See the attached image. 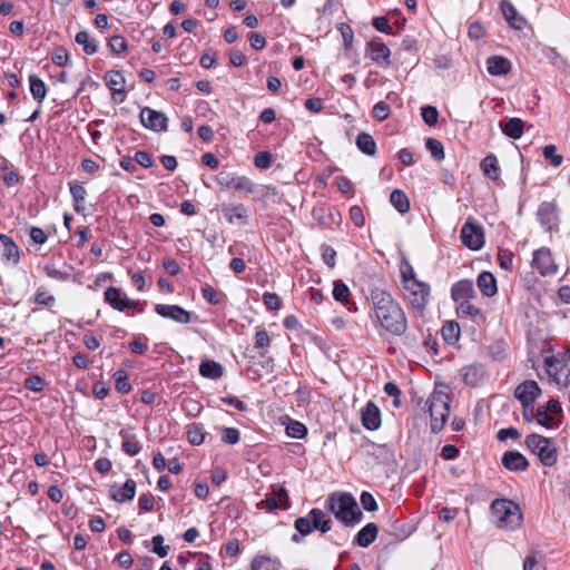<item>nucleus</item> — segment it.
Here are the masks:
<instances>
[{
  "label": "nucleus",
  "mask_w": 570,
  "mask_h": 570,
  "mask_svg": "<svg viewBox=\"0 0 570 570\" xmlns=\"http://www.w3.org/2000/svg\"><path fill=\"white\" fill-rule=\"evenodd\" d=\"M538 220L547 230H552L558 223V209L556 204L543 202L537 212Z\"/></svg>",
  "instance_id": "nucleus-18"
},
{
  "label": "nucleus",
  "mask_w": 570,
  "mask_h": 570,
  "mask_svg": "<svg viewBox=\"0 0 570 570\" xmlns=\"http://www.w3.org/2000/svg\"><path fill=\"white\" fill-rule=\"evenodd\" d=\"M327 509L345 527L361 522L363 513L351 493H332L326 501Z\"/></svg>",
  "instance_id": "nucleus-2"
},
{
  "label": "nucleus",
  "mask_w": 570,
  "mask_h": 570,
  "mask_svg": "<svg viewBox=\"0 0 570 570\" xmlns=\"http://www.w3.org/2000/svg\"><path fill=\"white\" fill-rule=\"evenodd\" d=\"M0 243L2 245V258L13 263L19 262V247L11 237L0 234Z\"/></svg>",
  "instance_id": "nucleus-34"
},
{
  "label": "nucleus",
  "mask_w": 570,
  "mask_h": 570,
  "mask_svg": "<svg viewBox=\"0 0 570 570\" xmlns=\"http://www.w3.org/2000/svg\"><path fill=\"white\" fill-rule=\"evenodd\" d=\"M460 238L468 248L479 250L484 245L483 227L475 224L472 218H468L461 227Z\"/></svg>",
  "instance_id": "nucleus-7"
},
{
  "label": "nucleus",
  "mask_w": 570,
  "mask_h": 570,
  "mask_svg": "<svg viewBox=\"0 0 570 570\" xmlns=\"http://www.w3.org/2000/svg\"><path fill=\"white\" fill-rule=\"evenodd\" d=\"M271 345V337L265 328L257 327L255 333L254 346L259 351L261 356H265Z\"/></svg>",
  "instance_id": "nucleus-46"
},
{
  "label": "nucleus",
  "mask_w": 570,
  "mask_h": 570,
  "mask_svg": "<svg viewBox=\"0 0 570 570\" xmlns=\"http://www.w3.org/2000/svg\"><path fill=\"white\" fill-rule=\"evenodd\" d=\"M368 299L373 309V323L380 328V334L403 336L407 328V317L401 304L384 288L370 289Z\"/></svg>",
  "instance_id": "nucleus-1"
},
{
  "label": "nucleus",
  "mask_w": 570,
  "mask_h": 570,
  "mask_svg": "<svg viewBox=\"0 0 570 570\" xmlns=\"http://www.w3.org/2000/svg\"><path fill=\"white\" fill-rule=\"evenodd\" d=\"M366 55L381 68H389L392 65L391 50L380 39H374L366 43Z\"/></svg>",
  "instance_id": "nucleus-13"
},
{
  "label": "nucleus",
  "mask_w": 570,
  "mask_h": 570,
  "mask_svg": "<svg viewBox=\"0 0 570 570\" xmlns=\"http://www.w3.org/2000/svg\"><path fill=\"white\" fill-rule=\"evenodd\" d=\"M476 285L481 293L487 297H492L498 292L497 279L490 272H482L476 278Z\"/></svg>",
  "instance_id": "nucleus-27"
},
{
  "label": "nucleus",
  "mask_w": 570,
  "mask_h": 570,
  "mask_svg": "<svg viewBox=\"0 0 570 570\" xmlns=\"http://www.w3.org/2000/svg\"><path fill=\"white\" fill-rule=\"evenodd\" d=\"M108 47L112 55L118 56L127 50L128 43L124 36L115 35L109 39Z\"/></svg>",
  "instance_id": "nucleus-50"
},
{
  "label": "nucleus",
  "mask_w": 570,
  "mask_h": 570,
  "mask_svg": "<svg viewBox=\"0 0 570 570\" xmlns=\"http://www.w3.org/2000/svg\"><path fill=\"white\" fill-rule=\"evenodd\" d=\"M286 433L294 439H303L307 434V428L302 422L291 420L286 426Z\"/></svg>",
  "instance_id": "nucleus-51"
},
{
  "label": "nucleus",
  "mask_w": 570,
  "mask_h": 570,
  "mask_svg": "<svg viewBox=\"0 0 570 570\" xmlns=\"http://www.w3.org/2000/svg\"><path fill=\"white\" fill-rule=\"evenodd\" d=\"M309 518L313 520L314 530H318L322 533H326L332 529V520L321 509L313 508L308 512Z\"/></svg>",
  "instance_id": "nucleus-30"
},
{
  "label": "nucleus",
  "mask_w": 570,
  "mask_h": 570,
  "mask_svg": "<svg viewBox=\"0 0 570 570\" xmlns=\"http://www.w3.org/2000/svg\"><path fill=\"white\" fill-rule=\"evenodd\" d=\"M360 500H361L362 507L366 511L374 512V511L377 510L376 500L374 499V497L370 492L363 491L362 494H361Z\"/></svg>",
  "instance_id": "nucleus-63"
},
{
  "label": "nucleus",
  "mask_w": 570,
  "mask_h": 570,
  "mask_svg": "<svg viewBox=\"0 0 570 570\" xmlns=\"http://www.w3.org/2000/svg\"><path fill=\"white\" fill-rule=\"evenodd\" d=\"M544 366L548 375L558 384L564 387L570 385V367L554 355H544Z\"/></svg>",
  "instance_id": "nucleus-8"
},
{
  "label": "nucleus",
  "mask_w": 570,
  "mask_h": 570,
  "mask_svg": "<svg viewBox=\"0 0 570 570\" xmlns=\"http://www.w3.org/2000/svg\"><path fill=\"white\" fill-rule=\"evenodd\" d=\"M350 296H351V291H350L348 286L342 279H336L333 283L334 299L344 305H350Z\"/></svg>",
  "instance_id": "nucleus-43"
},
{
  "label": "nucleus",
  "mask_w": 570,
  "mask_h": 570,
  "mask_svg": "<svg viewBox=\"0 0 570 570\" xmlns=\"http://www.w3.org/2000/svg\"><path fill=\"white\" fill-rule=\"evenodd\" d=\"M494 522L500 529L514 530L522 523V512L519 504L509 499H495L490 507Z\"/></svg>",
  "instance_id": "nucleus-3"
},
{
  "label": "nucleus",
  "mask_w": 570,
  "mask_h": 570,
  "mask_svg": "<svg viewBox=\"0 0 570 570\" xmlns=\"http://www.w3.org/2000/svg\"><path fill=\"white\" fill-rule=\"evenodd\" d=\"M476 293L472 281L461 279L454 283L451 287V297L458 304L463 301L475 298Z\"/></svg>",
  "instance_id": "nucleus-20"
},
{
  "label": "nucleus",
  "mask_w": 570,
  "mask_h": 570,
  "mask_svg": "<svg viewBox=\"0 0 570 570\" xmlns=\"http://www.w3.org/2000/svg\"><path fill=\"white\" fill-rule=\"evenodd\" d=\"M272 154L269 151H259L254 157V165L261 169H267L272 165Z\"/></svg>",
  "instance_id": "nucleus-61"
},
{
  "label": "nucleus",
  "mask_w": 570,
  "mask_h": 570,
  "mask_svg": "<svg viewBox=\"0 0 570 570\" xmlns=\"http://www.w3.org/2000/svg\"><path fill=\"white\" fill-rule=\"evenodd\" d=\"M524 444L544 466H553L557 463L558 451L551 439L531 433L525 436Z\"/></svg>",
  "instance_id": "nucleus-4"
},
{
  "label": "nucleus",
  "mask_w": 570,
  "mask_h": 570,
  "mask_svg": "<svg viewBox=\"0 0 570 570\" xmlns=\"http://www.w3.org/2000/svg\"><path fill=\"white\" fill-rule=\"evenodd\" d=\"M532 266L542 276L554 275L558 266L552 258L551 250L548 247H541L533 253Z\"/></svg>",
  "instance_id": "nucleus-14"
},
{
  "label": "nucleus",
  "mask_w": 570,
  "mask_h": 570,
  "mask_svg": "<svg viewBox=\"0 0 570 570\" xmlns=\"http://www.w3.org/2000/svg\"><path fill=\"white\" fill-rule=\"evenodd\" d=\"M400 273H401V278H402L403 287L409 285L410 283H412L414 281H419L415 277V272H414L412 265L406 259H403L401 262Z\"/></svg>",
  "instance_id": "nucleus-52"
},
{
  "label": "nucleus",
  "mask_w": 570,
  "mask_h": 570,
  "mask_svg": "<svg viewBox=\"0 0 570 570\" xmlns=\"http://www.w3.org/2000/svg\"><path fill=\"white\" fill-rule=\"evenodd\" d=\"M502 465L509 471H525L529 466L527 458L518 451H507L501 459Z\"/></svg>",
  "instance_id": "nucleus-22"
},
{
  "label": "nucleus",
  "mask_w": 570,
  "mask_h": 570,
  "mask_svg": "<svg viewBox=\"0 0 570 570\" xmlns=\"http://www.w3.org/2000/svg\"><path fill=\"white\" fill-rule=\"evenodd\" d=\"M321 250H322V259L323 262L330 267V268H334L335 267V264H336V250L330 246V245H326V244H323L321 246Z\"/></svg>",
  "instance_id": "nucleus-58"
},
{
  "label": "nucleus",
  "mask_w": 570,
  "mask_h": 570,
  "mask_svg": "<svg viewBox=\"0 0 570 570\" xmlns=\"http://www.w3.org/2000/svg\"><path fill=\"white\" fill-rule=\"evenodd\" d=\"M458 313L470 316L478 325H482L487 321L485 315L471 303V299L458 303Z\"/></svg>",
  "instance_id": "nucleus-31"
},
{
  "label": "nucleus",
  "mask_w": 570,
  "mask_h": 570,
  "mask_svg": "<svg viewBox=\"0 0 570 570\" xmlns=\"http://www.w3.org/2000/svg\"><path fill=\"white\" fill-rule=\"evenodd\" d=\"M263 303L268 311H277L282 306L281 297L277 294L269 292L263 294Z\"/></svg>",
  "instance_id": "nucleus-56"
},
{
  "label": "nucleus",
  "mask_w": 570,
  "mask_h": 570,
  "mask_svg": "<svg viewBox=\"0 0 570 570\" xmlns=\"http://www.w3.org/2000/svg\"><path fill=\"white\" fill-rule=\"evenodd\" d=\"M487 69L492 76H505L511 70V62L502 56H491L487 59Z\"/></svg>",
  "instance_id": "nucleus-25"
},
{
  "label": "nucleus",
  "mask_w": 570,
  "mask_h": 570,
  "mask_svg": "<svg viewBox=\"0 0 570 570\" xmlns=\"http://www.w3.org/2000/svg\"><path fill=\"white\" fill-rule=\"evenodd\" d=\"M240 440V433L236 428H223L222 441L226 444H236Z\"/></svg>",
  "instance_id": "nucleus-57"
},
{
  "label": "nucleus",
  "mask_w": 570,
  "mask_h": 570,
  "mask_svg": "<svg viewBox=\"0 0 570 570\" xmlns=\"http://www.w3.org/2000/svg\"><path fill=\"white\" fill-rule=\"evenodd\" d=\"M186 436L190 444L200 445L205 441L206 432L202 423H190L186 426Z\"/></svg>",
  "instance_id": "nucleus-37"
},
{
  "label": "nucleus",
  "mask_w": 570,
  "mask_h": 570,
  "mask_svg": "<svg viewBox=\"0 0 570 570\" xmlns=\"http://www.w3.org/2000/svg\"><path fill=\"white\" fill-rule=\"evenodd\" d=\"M441 334L445 343L453 345L460 338V326L454 321H448L443 324Z\"/></svg>",
  "instance_id": "nucleus-42"
},
{
  "label": "nucleus",
  "mask_w": 570,
  "mask_h": 570,
  "mask_svg": "<svg viewBox=\"0 0 570 570\" xmlns=\"http://www.w3.org/2000/svg\"><path fill=\"white\" fill-rule=\"evenodd\" d=\"M105 301L116 311L124 312L130 307H137L138 301L130 299L121 288L109 286L104 293Z\"/></svg>",
  "instance_id": "nucleus-15"
},
{
  "label": "nucleus",
  "mask_w": 570,
  "mask_h": 570,
  "mask_svg": "<svg viewBox=\"0 0 570 570\" xmlns=\"http://www.w3.org/2000/svg\"><path fill=\"white\" fill-rule=\"evenodd\" d=\"M541 394V387L533 380H527L520 383L514 390V397L522 406H532Z\"/></svg>",
  "instance_id": "nucleus-11"
},
{
  "label": "nucleus",
  "mask_w": 570,
  "mask_h": 570,
  "mask_svg": "<svg viewBox=\"0 0 570 570\" xmlns=\"http://www.w3.org/2000/svg\"><path fill=\"white\" fill-rule=\"evenodd\" d=\"M136 493V482L132 479H128L122 487L116 491L112 489L110 498L119 503H124L134 499Z\"/></svg>",
  "instance_id": "nucleus-29"
},
{
  "label": "nucleus",
  "mask_w": 570,
  "mask_h": 570,
  "mask_svg": "<svg viewBox=\"0 0 570 570\" xmlns=\"http://www.w3.org/2000/svg\"><path fill=\"white\" fill-rule=\"evenodd\" d=\"M450 402L449 394L441 391H434L428 400L432 433H439L444 428L450 414Z\"/></svg>",
  "instance_id": "nucleus-5"
},
{
  "label": "nucleus",
  "mask_w": 570,
  "mask_h": 570,
  "mask_svg": "<svg viewBox=\"0 0 570 570\" xmlns=\"http://www.w3.org/2000/svg\"><path fill=\"white\" fill-rule=\"evenodd\" d=\"M104 80L106 86L110 89L125 88V77L120 71L109 70L105 73Z\"/></svg>",
  "instance_id": "nucleus-47"
},
{
  "label": "nucleus",
  "mask_w": 570,
  "mask_h": 570,
  "mask_svg": "<svg viewBox=\"0 0 570 570\" xmlns=\"http://www.w3.org/2000/svg\"><path fill=\"white\" fill-rule=\"evenodd\" d=\"M403 289L411 306L422 313L425 309L430 297L429 284L421 281H414L404 286Z\"/></svg>",
  "instance_id": "nucleus-6"
},
{
  "label": "nucleus",
  "mask_w": 570,
  "mask_h": 570,
  "mask_svg": "<svg viewBox=\"0 0 570 570\" xmlns=\"http://www.w3.org/2000/svg\"><path fill=\"white\" fill-rule=\"evenodd\" d=\"M294 528L301 535H307V534L312 533V531L314 530L313 520L309 518V515L299 517V518L295 519Z\"/></svg>",
  "instance_id": "nucleus-53"
},
{
  "label": "nucleus",
  "mask_w": 570,
  "mask_h": 570,
  "mask_svg": "<svg viewBox=\"0 0 570 570\" xmlns=\"http://www.w3.org/2000/svg\"><path fill=\"white\" fill-rule=\"evenodd\" d=\"M202 295L212 305H219L225 298L224 293L215 291L208 284L202 287Z\"/></svg>",
  "instance_id": "nucleus-49"
},
{
  "label": "nucleus",
  "mask_w": 570,
  "mask_h": 570,
  "mask_svg": "<svg viewBox=\"0 0 570 570\" xmlns=\"http://www.w3.org/2000/svg\"><path fill=\"white\" fill-rule=\"evenodd\" d=\"M542 155L544 159L549 160L550 164L554 167H558L562 164L563 157L557 153V147L554 145H547L543 148Z\"/></svg>",
  "instance_id": "nucleus-54"
},
{
  "label": "nucleus",
  "mask_w": 570,
  "mask_h": 570,
  "mask_svg": "<svg viewBox=\"0 0 570 570\" xmlns=\"http://www.w3.org/2000/svg\"><path fill=\"white\" fill-rule=\"evenodd\" d=\"M119 435L122 439L121 450L126 454L134 456L140 452V443L135 439V435L131 434L127 429H121Z\"/></svg>",
  "instance_id": "nucleus-33"
},
{
  "label": "nucleus",
  "mask_w": 570,
  "mask_h": 570,
  "mask_svg": "<svg viewBox=\"0 0 570 570\" xmlns=\"http://www.w3.org/2000/svg\"><path fill=\"white\" fill-rule=\"evenodd\" d=\"M153 552L160 558H165L169 552V547L164 546V537L161 534L154 535L151 539Z\"/></svg>",
  "instance_id": "nucleus-59"
},
{
  "label": "nucleus",
  "mask_w": 570,
  "mask_h": 570,
  "mask_svg": "<svg viewBox=\"0 0 570 570\" xmlns=\"http://www.w3.org/2000/svg\"><path fill=\"white\" fill-rule=\"evenodd\" d=\"M69 189L72 197V206L75 212L78 214H83L86 209L85 202L88 195L86 188L77 181H70Z\"/></svg>",
  "instance_id": "nucleus-26"
},
{
  "label": "nucleus",
  "mask_w": 570,
  "mask_h": 570,
  "mask_svg": "<svg viewBox=\"0 0 570 570\" xmlns=\"http://www.w3.org/2000/svg\"><path fill=\"white\" fill-rule=\"evenodd\" d=\"M502 14L509 26L515 30H522L527 23L525 19L520 16L515 7L509 0H502L500 3Z\"/></svg>",
  "instance_id": "nucleus-21"
},
{
  "label": "nucleus",
  "mask_w": 570,
  "mask_h": 570,
  "mask_svg": "<svg viewBox=\"0 0 570 570\" xmlns=\"http://www.w3.org/2000/svg\"><path fill=\"white\" fill-rule=\"evenodd\" d=\"M484 367L482 364L474 363L461 368V375L464 384L475 387L484 380Z\"/></svg>",
  "instance_id": "nucleus-23"
},
{
  "label": "nucleus",
  "mask_w": 570,
  "mask_h": 570,
  "mask_svg": "<svg viewBox=\"0 0 570 570\" xmlns=\"http://www.w3.org/2000/svg\"><path fill=\"white\" fill-rule=\"evenodd\" d=\"M155 312L159 316L170 318L179 324H188L191 321V313L179 305L156 304Z\"/></svg>",
  "instance_id": "nucleus-17"
},
{
  "label": "nucleus",
  "mask_w": 570,
  "mask_h": 570,
  "mask_svg": "<svg viewBox=\"0 0 570 570\" xmlns=\"http://www.w3.org/2000/svg\"><path fill=\"white\" fill-rule=\"evenodd\" d=\"M115 389L118 393L128 394L131 391V384L128 380V373L125 370H117L114 375Z\"/></svg>",
  "instance_id": "nucleus-45"
},
{
  "label": "nucleus",
  "mask_w": 570,
  "mask_h": 570,
  "mask_svg": "<svg viewBox=\"0 0 570 570\" xmlns=\"http://www.w3.org/2000/svg\"><path fill=\"white\" fill-rule=\"evenodd\" d=\"M523 570H546V566L539 562L534 554H529L523 561Z\"/></svg>",
  "instance_id": "nucleus-64"
},
{
  "label": "nucleus",
  "mask_w": 570,
  "mask_h": 570,
  "mask_svg": "<svg viewBox=\"0 0 570 570\" xmlns=\"http://www.w3.org/2000/svg\"><path fill=\"white\" fill-rule=\"evenodd\" d=\"M279 561L266 556H258L252 561V570H279Z\"/></svg>",
  "instance_id": "nucleus-44"
},
{
  "label": "nucleus",
  "mask_w": 570,
  "mask_h": 570,
  "mask_svg": "<svg viewBox=\"0 0 570 570\" xmlns=\"http://www.w3.org/2000/svg\"><path fill=\"white\" fill-rule=\"evenodd\" d=\"M377 533L379 527L374 522H370L356 533L353 543L361 548H367L376 540Z\"/></svg>",
  "instance_id": "nucleus-24"
},
{
  "label": "nucleus",
  "mask_w": 570,
  "mask_h": 570,
  "mask_svg": "<svg viewBox=\"0 0 570 570\" xmlns=\"http://www.w3.org/2000/svg\"><path fill=\"white\" fill-rule=\"evenodd\" d=\"M361 422L370 431H375L381 426V411L373 401H368L362 409Z\"/></svg>",
  "instance_id": "nucleus-19"
},
{
  "label": "nucleus",
  "mask_w": 570,
  "mask_h": 570,
  "mask_svg": "<svg viewBox=\"0 0 570 570\" xmlns=\"http://www.w3.org/2000/svg\"><path fill=\"white\" fill-rule=\"evenodd\" d=\"M199 374L210 380H217L223 376L224 367L216 361L205 360L199 365Z\"/></svg>",
  "instance_id": "nucleus-32"
},
{
  "label": "nucleus",
  "mask_w": 570,
  "mask_h": 570,
  "mask_svg": "<svg viewBox=\"0 0 570 570\" xmlns=\"http://www.w3.org/2000/svg\"><path fill=\"white\" fill-rule=\"evenodd\" d=\"M222 213L226 222L230 225H240L244 226L248 223L249 213L248 208L242 204H223Z\"/></svg>",
  "instance_id": "nucleus-16"
},
{
  "label": "nucleus",
  "mask_w": 570,
  "mask_h": 570,
  "mask_svg": "<svg viewBox=\"0 0 570 570\" xmlns=\"http://www.w3.org/2000/svg\"><path fill=\"white\" fill-rule=\"evenodd\" d=\"M425 147L431 153V156L436 160L441 161L444 159V147L443 144L435 138H428L425 140Z\"/></svg>",
  "instance_id": "nucleus-48"
},
{
  "label": "nucleus",
  "mask_w": 570,
  "mask_h": 570,
  "mask_svg": "<svg viewBox=\"0 0 570 570\" xmlns=\"http://www.w3.org/2000/svg\"><path fill=\"white\" fill-rule=\"evenodd\" d=\"M534 419L541 426L546 429L558 428L561 424L560 417L551 415L544 405H539L534 412Z\"/></svg>",
  "instance_id": "nucleus-35"
},
{
  "label": "nucleus",
  "mask_w": 570,
  "mask_h": 570,
  "mask_svg": "<svg viewBox=\"0 0 570 570\" xmlns=\"http://www.w3.org/2000/svg\"><path fill=\"white\" fill-rule=\"evenodd\" d=\"M75 41L82 46L83 52L88 56L96 53L98 50V43L96 39L91 38L89 32L86 30L77 32Z\"/></svg>",
  "instance_id": "nucleus-39"
},
{
  "label": "nucleus",
  "mask_w": 570,
  "mask_h": 570,
  "mask_svg": "<svg viewBox=\"0 0 570 570\" xmlns=\"http://www.w3.org/2000/svg\"><path fill=\"white\" fill-rule=\"evenodd\" d=\"M372 26L380 32H384L386 35H393V31L389 23V20L384 16L373 18Z\"/></svg>",
  "instance_id": "nucleus-62"
},
{
  "label": "nucleus",
  "mask_w": 570,
  "mask_h": 570,
  "mask_svg": "<svg viewBox=\"0 0 570 570\" xmlns=\"http://www.w3.org/2000/svg\"><path fill=\"white\" fill-rule=\"evenodd\" d=\"M421 116H422V119L424 120V122L431 127V126L436 125L438 119H439V111L433 106H425V107H422V109H421Z\"/></svg>",
  "instance_id": "nucleus-55"
},
{
  "label": "nucleus",
  "mask_w": 570,
  "mask_h": 570,
  "mask_svg": "<svg viewBox=\"0 0 570 570\" xmlns=\"http://www.w3.org/2000/svg\"><path fill=\"white\" fill-rule=\"evenodd\" d=\"M257 507L269 512L276 509L287 510L291 503L286 489L284 487L274 488L273 492L267 494Z\"/></svg>",
  "instance_id": "nucleus-12"
},
{
  "label": "nucleus",
  "mask_w": 570,
  "mask_h": 570,
  "mask_svg": "<svg viewBox=\"0 0 570 570\" xmlns=\"http://www.w3.org/2000/svg\"><path fill=\"white\" fill-rule=\"evenodd\" d=\"M216 181L222 187L234 189L244 194L256 193V185L246 176L222 171L216 176Z\"/></svg>",
  "instance_id": "nucleus-9"
},
{
  "label": "nucleus",
  "mask_w": 570,
  "mask_h": 570,
  "mask_svg": "<svg viewBox=\"0 0 570 570\" xmlns=\"http://www.w3.org/2000/svg\"><path fill=\"white\" fill-rule=\"evenodd\" d=\"M390 202L400 214H405L410 210V199L401 189H394L391 193Z\"/></svg>",
  "instance_id": "nucleus-40"
},
{
  "label": "nucleus",
  "mask_w": 570,
  "mask_h": 570,
  "mask_svg": "<svg viewBox=\"0 0 570 570\" xmlns=\"http://www.w3.org/2000/svg\"><path fill=\"white\" fill-rule=\"evenodd\" d=\"M500 128L505 136L512 139H520L524 131V122L522 119L513 117L505 122H500Z\"/></svg>",
  "instance_id": "nucleus-28"
},
{
  "label": "nucleus",
  "mask_w": 570,
  "mask_h": 570,
  "mask_svg": "<svg viewBox=\"0 0 570 570\" xmlns=\"http://www.w3.org/2000/svg\"><path fill=\"white\" fill-rule=\"evenodd\" d=\"M480 167L484 176L489 177L490 179L497 180L499 178L501 170L498 159L493 154L485 156L482 159Z\"/></svg>",
  "instance_id": "nucleus-36"
},
{
  "label": "nucleus",
  "mask_w": 570,
  "mask_h": 570,
  "mask_svg": "<svg viewBox=\"0 0 570 570\" xmlns=\"http://www.w3.org/2000/svg\"><path fill=\"white\" fill-rule=\"evenodd\" d=\"M384 532L393 537V541H402L411 534V527L400 520H394Z\"/></svg>",
  "instance_id": "nucleus-38"
},
{
  "label": "nucleus",
  "mask_w": 570,
  "mask_h": 570,
  "mask_svg": "<svg viewBox=\"0 0 570 570\" xmlns=\"http://www.w3.org/2000/svg\"><path fill=\"white\" fill-rule=\"evenodd\" d=\"M357 148L365 155L374 156L376 153V142L367 132H360L356 137Z\"/></svg>",
  "instance_id": "nucleus-41"
},
{
  "label": "nucleus",
  "mask_w": 570,
  "mask_h": 570,
  "mask_svg": "<svg viewBox=\"0 0 570 570\" xmlns=\"http://www.w3.org/2000/svg\"><path fill=\"white\" fill-rule=\"evenodd\" d=\"M139 120L146 129L156 132L168 130V117L163 111L155 110L150 107L141 108Z\"/></svg>",
  "instance_id": "nucleus-10"
},
{
  "label": "nucleus",
  "mask_w": 570,
  "mask_h": 570,
  "mask_svg": "<svg viewBox=\"0 0 570 570\" xmlns=\"http://www.w3.org/2000/svg\"><path fill=\"white\" fill-rule=\"evenodd\" d=\"M390 106L384 101H379L374 105L372 115L375 119L383 121L389 118L390 116Z\"/></svg>",
  "instance_id": "nucleus-60"
}]
</instances>
